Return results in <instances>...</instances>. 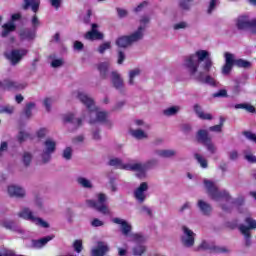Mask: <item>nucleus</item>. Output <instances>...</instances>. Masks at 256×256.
<instances>
[{"instance_id":"obj_1","label":"nucleus","mask_w":256,"mask_h":256,"mask_svg":"<svg viewBox=\"0 0 256 256\" xmlns=\"http://www.w3.org/2000/svg\"><path fill=\"white\" fill-rule=\"evenodd\" d=\"M204 62V63H203ZM203 63L202 69L206 73L211 71L213 67V60H211L209 51L207 50H198L194 54L187 56L185 58V67L188 69L190 76L193 77L199 71V64Z\"/></svg>"},{"instance_id":"obj_2","label":"nucleus","mask_w":256,"mask_h":256,"mask_svg":"<svg viewBox=\"0 0 256 256\" xmlns=\"http://www.w3.org/2000/svg\"><path fill=\"white\" fill-rule=\"evenodd\" d=\"M225 64L222 67L223 75H229L231 73L233 66L239 67L240 69H249L251 67V63L245 59H235V55L225 52Z\"/></svg>"},{"instance_id":"obj_3","label":"nucleus","mask_w":256,"mask_h":256,"mask_svg":"<svg viewBox=\"0 0 256 256\" xmlns=\"http://www.w3.org/2000/svg\"><path fill=\"white\" fill-rule=\"evenodd\" d=\"M204 185L207 189V193L213 201H231V195L227 190H219L217 185H215V182L211 180H204Z\"/></svg>"},{"instance_id":"obj_4","label":"nucleus","mask_w":256,"mask_h":256,"mask_svg":"<svg viewBox=\"0 0 256 256\" xmlns=\"http://www.w3.org/2000/svg\"><path fill=\"white\" fill-rule=\"evenodd\" d=\"M143 31H145V27L139 26L137 31L131 35L118 37L116 39L117 47H120V49H127L129 45H133V43L141 41V39H143Z\"/></svg>"},{"instance_id":"obj_5","label":"nucleus","mask_w":256,"mask_h":256,"mask_svg":"<svg viewBox=\"0 0 256 256\" xmlns=\"http://www.w3.org/2000/svg\"><path fill=\"white\" fill-rule=\"evenodd\" d=\"M86 204L91 209H95L102 215H109V207L107 206V196L103 193L98 194V200H87Z\"/></svg>"},{"instance_id":"obj_6","label":"nucleus","mask_w":256,"mask_h":256,"mask_svg":"<svg viewBox=\"0 0 256 256\" xmlns=\"http://www.w3.org/2000/svg\"><path fill=\"white\" fill-rule=\"evenodd\" d=\"M236 27L239 31H247L249 29L253 35H256V18L249 20V16L242 15L237 18Z\"/></svg>"},{"instance_id":"obj_7","label":"nucleus","mask_w":256,"mask_h":256,"mask_svg":"<svg viewBox=\"0 0 256 256\" xmlns=\"http://www.w3.org/2000/svg\"><path fill=\"white\" fill-rule=\"evenodd\" d=\"M245 223H247L248 226H245L243 224L240 225L239 231L240 233H242V235L245 236L246 245L247 247H249V245H251V229H256V221L251 217H247L245 219Z\"/></svg>"},{"instance_id":"obj_8","label":"nucleus","mask_w":256,"mask_h":256,"mask_svg":"<svg viewBox=\"0 0 256 256\" xmlns=\"http://www.w3.org/2000/svg\"><path fill=\"white\" fill-rule=\"evenodd\" d=\"M19 217L22 219H26L27 221H32V223H35L36 225H40V227H44V229H48L49 223L44 221L43 219L39 217H35L33 215V212L29 210V208H24L21 212L18 213Z\"/></svg>"},{"instance_id":"obj_9","label":"nucleus","mask_w":256,"mask_h":256,"mask_svg":"<svg viewBox=\"0 0 256 256\" xmlns=\"http://www.w3.org/2000/svg\"><path fill=\"white\" fill-rule=\"evenodd\" d=\"M27 84L19 83L10 79H5L3 82L0 81V91H22L25 89Z\"/></svg>"},{"instance_id":"obj_10","label":"nucleus","mask_w":256,"mask_h":256,"mask_svg":"<svg viewBox=\"0 0 256 256\" xmlns=\"http://www.w3.org/2000/svg\"><path fill=\"white\" fill-rule=\"evenodd\" d=\"M44 147L42 161L43 163H49V161H51V154L55 153V150L57 149V143L51 139H46Z\"/></svg>"},{"instance_id":"obj_11","label":"nucleus","mask_w":256,"mask_h":256,"mask_svg":"<svg viewBox=\"0 0 256 256\" xmlns=\"http://www.w3.org/2000/svg\"><path fill=\"white\" fill-rule=\"evenodd\" d=\"M27 53L28 51L25 49H14L10 52V54H6V59H8L12 65H17V63H19V61H21L23 57L27 55Z\"/></svg>"},{"instance_id":"obj_12","label":"nucleus","mask_w":256,"mask_h":256,"mask_svg":"<svg viewBox=\"0 0 256 256\" xmlns=\"http://www.w3.org/2000/svg\"><path fill=\"white\" fill-rule=\"evenodd\" d=\"M210 251V253H229V250L225 247H219L213 244L207 243V241H202V243L198 246L197 251Z\"/></svg>"},{"instance_id":"obj_13","label":"nucleus","mask_w":256,"mask_h":256,"mask_svg":"<svg viewBox=\"0 0 256 256\" xmlns=\"http://www.w3.org/2000/svg\"><path fill=\"white\" fill-rule=\"evenodd\" d=\"M182 231L184 235H186L182 237L184 247H193V245H195V233L193 230L188 229L187 226H183Z\"/></svg>"},{"instance_id":"obj_14","label":"nucleus","mask_w":256,"mask_h":256,"mask_svg":"<svg viewBox=\"0 0 256 256\" xmlns=\"http://www.w3.org/2000/svg\"><path fill=\"white\" fill-rule=\"evenodd\" d=\"M92 29L91 31H88L86 34H85V39H87L88 41H101L103 40V33L99 32L97 30V27H99V25L93 23L92 24Z\"/></svg>"},{"instance_id":"obj_15","label":"nucleus","mask_w":256,"mask_h":256,"mask_svg":"<svg viewBox=\"0 0 256 256\" xmlns=\"http://www.w3.org/2000/svg\"><path fill=\"white\" fill-rule=\"evenodd\" d=\"M78 99L87 107L88 111H96L97 108L95 107V100H93V98L88 97L87 94L83 92H79Z\"/></svg>"},{"instance_id":"obj_16","label":"nucleus","mask_w":256,"mask_h":256,"mask_svg":"<svg viewBox=\"0 0 256 256\" xmlns=\"http://www.w3.org/2000/svg\"><path fill=\"white\" fill-rule=\"evenodd\" d=\"M149 189V185L147 182H142L140 186L134 191V197L139 201V203H143L147 196L145 195V191Z\"/></svg>"},{"instance_id":"obj_17","label":"nucleus","mask_w":256,"mask_h":256,"mask_svg":"<svg viewBox=\"0 0 256 256\" xmlns=\"http://www.w3.org/2000/svg\"><path fill=\"white\" fill-rule=\"evenodd\" d=\"M41 6V0H24L22 9L27 11L30 7L33 13L39 12V7Z\"/></svg>"},{"instance_id":"obj_18","label":"nucleus","mask_w":256,"mask_h":256,"mask_svg":"<svg viewBox=\"0 0 256 256\" xmlns=\"http://www.w3.org/2000/svg\"><path fill=\"white\" fill-rule=\"evenodd\" d=\"M112 222L115 223L116 225H121L122 234L125 235L126 237L131 233L132 227L126 220H123L121 218H113Z\"/></svg>"},{"instance_id":"obj_19","label":"nucleus","mask_w":256,"mask_h":256,"mask_svg":"<svg viewBox=\"0 0 256 256\" xmlns=\"http://www.w3.org/2000/svg\"><path fill=\"white\" fill-rule=\"evenodd\" d=\"M8 195L17 199H23L25 197V190L16 185L8 186Z\"/></svg>"},{"instance_id":"obj_20","label":"nucleus","mask_w":256,"mask_h":256,"mask_svg":"<svg viewBox=\"0 0 256 256\" xmlns=\"http://www.w3.org/2000/svg\"><path fill=\"white\" fill-rule=\"evenodd\" d=\"M196 141L197 143L205 145L211 141V136H209V132L207 130L200 129L196 133Z\"/></svg>"},{"instance_id":"obj_21","label":"nucleus","mask_w":256,"mask_h":256,"mask_svg":"<svg viewBox=\"0 0 256 256\" xmlns=\"http://www.w3.org/2000/svg\"><path fill=\"white\" fill-rule=\"evenodd\" d=\"M109 116V114L105 111H100V112H97L96 114V120L99 122V123H103L104 125H107L108 127H111V121H109L107 119V117ZM96 120H90V125H93L95 124L97 121Z\"/></svg>"},{"instance_id":"obj_22","label":"nucleus","mask_w":256,"mask_h":256,"mask_svg":"<svg viewBox=\"0 0 256 256\" xmlns=\"http://www.w3.org/2000/svg\"><path fill=\"white\" fill-rule=\"evenodd\" d=\"M109 253V246L105 242H98L96 248L92 250V256H105Z\"/></svg>"},{"instance_id":"obj_23","label":"nucleus","mask_w":256,"mask_h":256,"mask_svg":"<svg viewBox=\"0 0 256 256\" xmlns=\"http://www.w3.org/2000/svg\"><path fill=\"white\" fill-rule=\"evenodd\" d=\"M194 112L202 121H211L213 119V115L211 113H204L203 108L199 104L194 105Z\"/></svg>"},{"instance_id":"obj_24","label":"nucleus","mask_w":256,"mask_h":256,"mask_svg":"<svg viewBox=\"0 0 256 256\" xmlns=\"http://www.w3.org/2000/svg\"><path fill=\"white\" fill-rule=\"evenodd\" d=\"M53 239H55L54 235L45 236L38 240H32V247L34 249H41V247H45V245H47L49 243V241H53Z\"/></svg>"},{"instance_id":"obj_25","label":"nucleus","mask_w":256,"mask_h":256,"mask_svg":"<svg viewBox=\"0 0 256 256\" xmlns=\"http://www.w3.org/2000/svg\"><path fill=\"white\" fill-rule=\"evenodd\" d=\"M196 81H199L200 83H206V85H211L212 87H216L217 82L215 81V78L211 76L204 77L203 72H199L197 76L194 78Z\"/></svg>"},{"instance_id":"obj_26","label":"nucleus","mask_w":256,"mask_h":256,"mask_svg":"<svg viewBox=\"0 0 256 256\" xmlns=\"http://www.w3.org/2000/svg\"><path fill=\"white\" fill-rule=\"evenodd\" d=\"M17 25L13 22H8L2 25L1 37H9L13 31H16Z\"/></svg>"},{"instance_id":"obj_27","label":"nucleus","mask_w":256,"mask_h":256,"mask_svg":"<svg viewBox=\"0 0 256 256\" xmlns=\"http://www.w3.org/2000/svg\"><path fill=\"white\" fill-rule=\"evenodd\" d=\"M63 122L72 123L73 125H75L76 128L81 127V125H83V120H81V118L75 120V115L73 113L64 115Z\"/></svg>"},{"instance_id":"obj_28","label":"nucleus","mask_w":256,"mask_h":256,"mask_svg":"<svg viewBox=\"0 0 256 256\" xmlns=\"http://www.w3.org/2000/svg\"><path fill=\"white\" fill-rule=\"evenodd\" d=\"M112 75V85L117 90L123 89V78H121V75L115 71L111 73Z\"/></svg>"},{"instance_id":"obj_29","label":"nucleus","mask_w":256,"mask_h":256,"mask_svg":"<svg viewBox=\"0 0 256 256\" xmlns=\"http://www.w3.org/2000/svg\"><path fill=\"white\" fill-rule=\"evenodd\" d=\"M198 207H199L201 213H203V215H211V211H213L211 204H209L203 200L198 201Z\"/></svg>"},{"instance_id":"obj_30","label":"nucleus","mask_w":256,"mask_h":256,"mask_svg":"<svg viewBox=\"0 0 256 256\" xmlns=\"http://www.w3.org/2000/svg\"><path fill=\"white\" fill-rule=\"evenodd\" d=\"M20 38L22 41H33L35 39V30L24 29L20 32Z\"/></svg>"},{"instance_id":"obj_31","label":"nucleus","mask_w":256,"mask_h":256,"mask_svg":"<svg viewBox=\"0 0 256 256\" xmlns=\"http://www.w3.org/2000/svg\"><path fill=\"white\" fill-rule=\"evenodd\" d=\"M122 169H126V171H138V173H143L145 171V165L142 166L141 163L125 164L122 166Z\"/></svg>"},{"instance_id":"obj_32","label":"nucleus","mask_w":256,"mask_h":256,"mask_svg":"<svg viewBox=\"0 0 256 256\" xmlns=\"http://www.w3.org/2000/svg\"><path fill=\"white\" fill-rule=\"evenodd\" d=\"M101 79H107V72L109 71V62H102L97 65Z\"/></svg>"},{"instance_id":"obj_33","label":"nucleus","mask_w":256,"mask_h":256,"mask_svg":"<svg viewBox=\"0 0 256 256\" xmlns=\"http://www.w3.org/2000/svg\"><path fill=\"white\" fill-rule=\"evenodd\" d=\"M33 109H35V103L29 102L26 104L23 110V114L26 117V119H31V116L33 115Z\"/></svg>"},{"instance_id":"obj_34","label":"nucleus","mask_w":256,"mask_h":256,"mask_svg":"<svg viewBox=\"0 0 256 256\" xmlns=\"http://www.w3.org/2000/svg\"><path fill=\"white\" fill-rule=\"evenodd\" d=\"M156 155L164 157V159H169V157L175 156V150H156Z\"/></svg>"},{"instance_id":"obj_35","label":"nucleus","mask_w":256,"mask_h":256,"mask_svg":"<svg viewBox=\"0 0 256 256\" xmlns=\"http://www.w3.org/2000/svg\"><path fill=\"white\" fill-rule=\"evenodd\" d=\"M194 159H196V161H198V163H199L200 167H202V169H207V167H209V164L207 163V159L203 158V156H201V154L195 153Z\"/></svg>"},{"instance_id":"obj_36","label":"nucleus","mask_w":256,"mask_h":256,"mask_svg":"<svg viewBox=\"0 0 256 256\" xmlns=\"http://www.w3.org/2000/svg\"><path fill=\"white\" fill-rule=\"evenodd\" d=\"M225 124V118L223 116L220 117V123L218 125L211 126L209 128V131H212L214 133H221L223 131V125Z\"/></svg>"},{"instance_id":"obj_37","label":"nucleus","mask_w":256,"mask_h":256,"mask_svg":"<svg viewBox=\"0 0 256 256\" xmlns=\"http://www.w3.org/2000/svg\"><path fill=\"white\" fill-rule=\"evenodd\" d=\"M178 112H179V107H177V106H172L163 111V113H164V115H166V117H171L173 115H177Z\"/></svg>"},{"instance_id":"obj_38","label":"nucleus","mask_w":256,"mask_h":256,"mask_svg":"<svg viewBox=\"0 0 256 256\" xmlns=\"http://www.w3.org/2000/svg\"><path fill=\"white\" fill-rule=\"evenodd\" d=\"M108 165H110V167H119V169H123L125 166V164H123L119 158L110 159Z\"/></svg>"},{"instance_id":"obj_39","label":"nucleus","mask_w":256,"mask_h":256,"mask_svg":"<svg viewBox=\"0 0 256 256\" xmlns=\"http://www.w3.org/2000/svg\"><path fill=\"white\" fill-rule=\"evenodd\" d=\"M140 74H141V70H139V69H134V70L130 71L129 85H135L134 79Z\"/></svg>"},{"instance_id":"obj_40","label":"nucleus","mask_w":256,"mask_h":256,"mask_svg":"<svg viewBox=\"0 0 256 256\" xmlns=\"http://www.w3.org/2000/svg\"><path fill=\"white\" fill-rule=\"evenodd\" d=\"M132 135L135 139H147V134L141 129L133 130Z\"/></svg>"},{"instance_id":"obj_41","label":"nucleus","mask_w":256,"mask_h":256,"mask_svg":"<svg viewBox=\"0 0 256 256\" xmlns=\"http://www.w3.org/2000/svg\"><path fill=\"white\" fill-rule=\"evenodd\" d=\"M79 185L83 186L85 189H91L93 185H91V181L86 178L80 177L77 179Z\"/></svg>"},{"instance_id":"obj_42","label":"nucleus","mask_w":256,"mask_h":256,"mask_svg":"<svg viewBox=\"0 0 256 256\" xmlns=\"http://www.w3.org/2000/svg\"><path fill=\"white\" fill-rule=\"evenodd\" d=\"M33 159V155L29 152H25L22 158V161L25 165V167H29L31 165V161Z\"/></svg>"},{"instance_id":"obj_43","label":"nucleus","mask_w":256,"mask_h":256,"mask_svg":"<svg viewBox=\"0 0 256 256\" xmlns=\"http://www.w3.org/2000/svg\"><path fill=\"white\" fill-rule=\"evenodd\" d=\"M146 251H147V248H145V246L138 245V246H135V247L133 248V255L141 256V255H143V253H145Z\"/></svg>"},{"instance_id":"obj_44","label":"nucleus","mask_w":256,"mask_h":256,"mask_svg":"<svg viewBox=\"0 0 256 256\" xmlns=\"http://www.w3.org/2000/svg\"><path fill=\"white\" fill-rule=\"evenodd\" d=\"M242 135L248 139V141H252L253 143H256V134L251 131H243Z\"/></svg>"},{"instance_id":"obj_45","label":"nucleus","mask_w":256,"mask_h":256,"mask_svg":"<svg viewBox=\"0 0 256 256\" xmlns=\"http://www.w3.org/2000/svg\"><path fill=\"white\" fill-rule=\"evenodd\" d=\"M62 157L64 159H66V161L71 160V157H73V150L71 149V147H67L62 154Z\"/></svg>"},{"instance_id":"obj_46","label":"nucleus","mask_w":256,"mask_h":256,"mask_svg":"<svg viewBox=\"0 0 256 256\" xmlns=\"http://www.w3.org/2000/svg\"><path fill=\"white\" fill-rule=\"evenodd\" d=\"M31 25L33 29H37L39 25H41V21L39 20V16H37V13H35L31 18Z\"/></svg>"},{"instance_id":"obj_47","label":"nucleus","mask_w":256,"mask_h":256,"mask_svg":"<svg viewBox=\"0 0 256 256\" xmlns=\"http://www.w3.org/2000/svg\"><path fill=\"white\" fill-rule=\"evenodd\" d=\"M73 247H74V251H76V253H81V251H83V241L75 240L73 243Z\"/></svg>"},{"instance_id":"obj_48","label":"nucleus","mask_w":256,"mask_h":256,"mask_svg":"<svg viewBox=\"0 0 256 256\" xmlns=\"http://www.w3.org/2000/svg\"><path fill=\"white\" fill-rule=\"evenodd\" d=\"M206 149L213 154L217 153V147H215V144H213L212 140H210V142H207L206 144H204Z\"/></svg>"},{"instance_id":"obj_49","label":"nucleus","mask_w":256,"mask_h":256,"mask_svg":"<svg viewBox=\"0 0 256 256\" xmlns=\"http://www.w3.org/2000/svg\"><path fill=\"white\" fill-rule=\"evenodd\" d=\"M107 49H111V42H105L98 47V52L103 55Z\"/></svg>"},{"instance_id":"obj_50","label":"nucleus","mask_w":256,"mask_h":256,"mask_svg":"<svg viewBox=\"0 0 256 256\" xmlns=\"http://www.w3.org/2000/svg\"><path fill=\"white\" fill-rule=\"evenodd\" d=\"M2 227H4L5 229H9L11 231L15 229V222L11 220L4 221L2 222Z\"/></svg>"},{"instance_id":"obj_51","label":"nucleus","mask_w":256,"mask_h":256,"mask_svg":"<svg viewBox=\"0 0 256 256\" xmlns=\"http://www.w3.org/2000/svg\"><path fill=\"white\" fill-rule=\"evenodd\" d=\"M15 108L13 106H4L0 112L1 113H7L8 115H12L14 113Z\"/></svg>"},{"instance_id":"obj_52","label":"nucleus","mask_w":256,"mask_h":256,"mask_svg":"<svg viewBox=\"0 0 256 256\" xmlns=\"http://www.w3.org/2000/svg\"><path fill=\"white\" fill-rule=\"evenodd\" d=\"M61 3H63V0H50V5L58 11V9L61 7Z\"/></svg>"},{"instance_id":"obj_53","label":"nucleus","mask_w":256,"mask_h":256,"mask_svg":"<svg viewBox=\"0 0 256 256\" xmlns=\"http://www.w3.org/2000/svg\"><path fill=\"white\" fill-rule=\"evenodd\" d=\"M91 225L92 227H103V225H105V223L101 220H99V218H94L91 221Z\"/></svg>"},{"instance_id":"obj_54","label":"nucleus","mask_w":256,"mask_h":256,"mask_svg":"<svg viewBox=\"0 0 256 256\" xmlns=\"http://www.w3.org/2000/svg\"><path fill=\"white\" fill-rule=\"evenodd\" d=\"M123 61H125V52L118 50V65H123Z\"/></svg>"},{"instance_id":"obj_55","label":"nucleus","mask_w":256,"mask_h":256,"mask_svg":"<svg viewBox=\"0 0 256 256\" xmlns=\"http://www.w3.org/2000/svg\"><path fill=\"white\" fill-rule=\"evenodd\" d=\"M244 159H246V161H248V163H256V156L253 155L252 153L246 154L244 156Z\"/></svg>"},{"instance_id":"obj_56","label":"nucleus","mask_w":256,"mask_h":256,"mask_svg":"<svg viewBox=\"0 0 256 256\" xmlns=\"http://www.w3.org/2000/svg\"><path fill=\"white\" fill-rule=\"evenodd\" d=\"M28 137H29V134H27L23 131H20L19 134H18L19 143H23L25 141V139H27Z\"/></svg>"},{"instance_id":"obj_57","label":"nucleus","mask_w":256,"mask_h":256,"mask_svg":"<svg viewBox=\"0 0 256 256\" xmlns=\"http://www.w3.org/2000/svg\"><path fill=\"white\" fill-rule=\"evenodd\" d=\"M217 7V0H211L210 5L208 7V14L211 15L213 13V10Z\"/></svg>"},{"instance_id":"obj_58","label":"nucleus","mask_w":256,"mask_h":256,"mask_svg":"<svg viewBox=\"0 0 256 256\" xmlns=\"http://www.w3.org/2000/svg\"><path fill=\"white\" fill-rule=\"evenodd\" d=\"M147 5H149L148 1H143L142 3H140L135 9V13H139V11L143 10V7H147Z\"/></svg>"},{"instance_id":"obj_59","label":"nucleus","mask_w":256,"mask_h":256,"mask_svg":"<svg viewBox=\"0 0 256 256\" xmlns=\"http://www.w3.org/2000/svg\"><path fill=\"white\" fill-rule=\"evenodd\" d=\"M147 5H149L148 1H143L142 3H140L135 9V13H139V11L143 10V7H147Z\"/></svg>"},{"instance_id":"obj_60","label":"nucleus","mask_w":256,"mask_h":256,"mask_svg":"<svg viewBox=\"0 0 256 256\" xmlns=\"http://www.w3.org/2000/svg\"><path fill=\"white\" fill-rule=\"evenodd\" d=\"M213 97H227V90L221 89L213 94Z\"/></svg>"},{"instance_id":"obj_61","label":"nucleus","mask_w":256,"mask_h":256,"mask_svg":"<svg viewBox=\"0 0 256 256\" xmlns=\"http://www.w3.org/2000/svg\"><path fill=\"white\" fill-rule=\"evenodd\" d=\"M44 107L46 108V111H51V103H52V101H51V98H45L44 99Z\"/></svg>"},{"instance_id":"obj_62","label":"nucleus","mask_w":256,"mask_h":256,"mask_svg":"<svg viewBox=\"0 0 256 256\" xmlns=\"http://www.w3.org/2000/svg\"><path fill=\"white\" fill-rule=\"evenodd\" d=\"M61 65H63V60L62 59H54L51 62V66L54 67V68L61 67Z\"/></svg>"},{"instance_id":"obj_63","label":"nucleus","mask_w":256,"mask_h":256,"mask_svg":"<svg viewBox=\"0 0 256 256\" xmlns=\"http://www.w3.org/2000/svg\"><path fill=\"white\" fill-rule=\"evenodd\" d=\"M132 239L134 241H137L138 243H141L143 241V235L136 233V234H132Z\"/></svg>"},{"instance_id":"obj_64","label":"nucleus","mask_w":256,"mask_h":256,"mask_svg":"<svg viewBox=\"0 0 256 256\" xmlns=\"http://www.w3.org/2000/svg\"><path fill=\"white\" fill-rule=\"evenodd\" d=\"M155 165H157V160L156 159H152V160L146 162L145 167L147 169H149L151 167H155Z\"/></svg>"}]
</instances>
